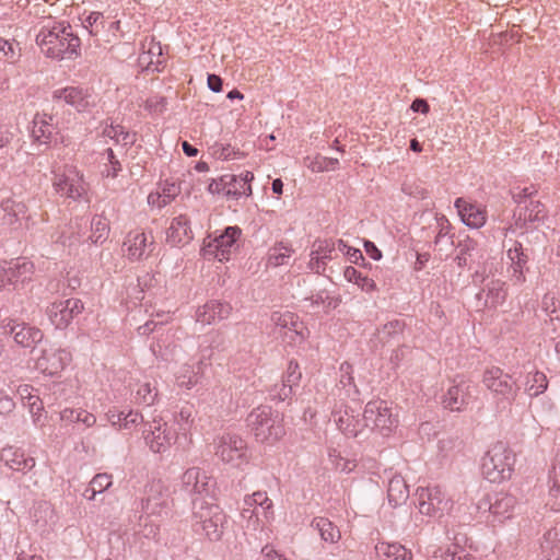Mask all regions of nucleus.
Here are the masks:
<instances>
[{"mask_svg":"<svg viewBox=\"0 0 560 560\" xmlns=\"http://www.w3.org/2000/svg\"><path fill=\"white\" fill-rule=\"evenodd\" d=\"M42 52L52 59H75L80 56L81 40L69 24L55 23L52 27H43L36 36Z\"/></svg>","mask_w":560,"mask_h":560,"instance_id":"obj_1","label":"nucleus"},{"mask_svg":"<svg viewBox=\"0 0 560 560\" xmlns=\"http://www.w3.org/2000/svg\"><path fill=\"white\" fill-rule=\"evenodd\" d=\"M245 422L258 443L272 445L285 435L282 415L268 405L254 408Z\"/></svg>","mask_w":560,"mask_h":560,"instance_id":"obj_2","label":"nucleus"},{"mask_svg":"<svg viewBox=\"0 0 560 560\" xmlns=\"http://www.w3.org/2000/svg\"><path fill=\"white\" fill-rule=\"evenodd\" d=\"M192 513L196 518V532L201 530L210 541L221 540L228 525V516L218 504L206 499H194Z\"/></svg>","mask_w":560,"mask_h":560,"instance_id":"obj_3","label":"nucleus"},{"mask_svg":"<svg viewBox=\"0 0 560 560\" xmlns=\"http://www.w3.org/2000/svg\"><path fill=\"white\" fill-rule=\"evenodd\" d=\"M243 232L237 225L225 226L222 231L209 234L202 243L201 255L205 259H217L221 262L231 259L240 248Z\"/></svg>","mask_w":560,"mask_h":560,"instance_id":"obj_4","label":"nucleus"},{"mask_svg":"<svg viewBox=\"0 0 560 560\" xmlns=\"http://www.w3.org/2000/svg\"><path fill=\"white\" fill-rule=\"evenodd\" d=\"M515 464V454L503 442H498L487 452L482 460V474L490 482L510 479Z\"/></svg>","mask_w":560,"mask_h":560,"instance_id":"obj_5","label":"nucleus"},{"mask_svg":"<svg viewBox=\"0 0 560 560\" xmlns=\"http://www.w3.org/2000/svg\"><path fill=\"white\" fill-rule=\"evenodd\" d=\"M482 383L492 393L498 407L503 409L512 406L521 389L517 380L499 366L487 369L483 373Z\"/></svg>","mask_w":560,"mask_h":560,"instance_id":"obj_6","label":"nucleus"},{"mask_svg":"<svg viewBox=\"0 0 560 560\" xmlns=\"http://www.w3.org/2000/svg\"><path fill=\"white\" fill-rule=\"evenodd\" d=\"M52 187L58 195L73 201H89V185L75 166L66 165L61 172L52 171Z\"/></svg>","mask_w":560,"mask_h":560,"instance_id":"obj_7","label":"nucleus"},{"mask_svg":"<svg viewBox=\"0 0 560 560\" xmlns=\"http://www.w3.org/2000/svg\"><path fill=\"white\" fill-rule=\"evenodd\" d=\"M215 455L235 467L249 460L247 442L235 433H224L215 442Z\"/></svg>","mask_w":560,"mask_h":560,"instance_id":"obj_8","label":"nucleus"},{"mask_svg":"<svg viewBox=\"0 0 560 560\" xmlns=\"http://www.w3.org/2000/svg\"><path fill=\"white\" fill-rule=\"evenodd\" d=\"M83 310L84 304L80 299L70 298L49 303L45 313L55 328L66 329Z\"/></svg>","mask_w":560,"mask_h":560,"instance_id":"obj_9","label":"nucleus"},{"mask_svg":"<svg viewBox=\"0 0 560 560\" xmlns=\"http://www.w3.org/2000/svg\"><path fill=\"white\" fill-rule=\"evenodd\" d=\"M419 512L432 517H441L452 508L451 500L439 487H419L416 491Z\"/></svg>","mask_w":560,"mask_h":560,"instance_id":"obj_10","label":"nucleus"},{"mask_svg":"<svg viewBox=\"0 0 560 560\" xmlns=\"http://www.w3.org/2000/svg\"><path fill=\"white\" fill-rule=\"evenodd\" d=\"M363 422L366 428L378 430L382 435H388L397 420L384 400H372L365 405Z\"/></svg>","mask_w":560,"mask_h":560,"instance_id":"obj_11","label":"nucleus"},{"mask_svg":"<svg viewBox=\"0 0 560 560\" xmlns=\"http://www.w3.org/2000/svg\"><path fill=\"white\" fill-rule=\"evenodd\" d=\"M172 499L170 491L159 481H152L145 488V497L142 499V510L149 515H167L171 510Z\"/></svg>","mask_w":560,"mask_h":560,"instance_id":"obj_12","label":"nucleus"},{"mask_svg":"<svg viewBox=\"0 0 560 560\" xmlns=\"http://www.w3.org/2000/svg\"><path fill=\"white\" fill-rule=\"evenodd\" d=\"M142 434L145 444L154 453H164L176 439V433L161 419L144 423Z\"/></svg>","mask_w":560,"mask_h":560,"instance_id":"obj_13","label":"nucleus"},{"mask_svg":"<svg viewBox=\"0 0 560 560\" xmlns=\"http://www.w3.org/2000/svg\"><path fill=\"white\" fill-rule=\"evenodd\" d=\"M215 482L199 467L188 468L182 476L183 490L190 495H199V499L210 497Z\"/></svg>","mask_w":560,"mask_h":560,"instance_id":"obj_14","label":"nucleus"},{"mask_svg":"<svg viewBox=\"0 0 560 560\" xmlns=\"http://www.w3.org/2000/svg\"><path fill=\"white\" fill-rule=\"evenodd\" d=\"M71 359L68 350L50 347L42 351L36 360V369L45 375L56 376L65 370Z\"/></svg>","mask_w":560,"mask_h":560,"instance_id":"obj_15","label":"nucleus"},{"mask_svg":"<svg viewBox=\"0 0 560 560\" xmlns=\"http://www.w3.org/2000/svg\"><path fill=\"white\" fill-rule=\"evenodd\" d=\"M52 101L63 102L78 113H84L95 105V100L89 89L82 86H66L52 92Z\"/></svg>","mask_w":560,"mask_h":560,"instance_id":"obj_16","label":"nucleus"},{"mask_svg":"<svg viewBox=\"0 0 560 560\" xmlns=\"http://www.w3.org/2000/svg\"><path fill=\"white\" fill-rule=\"evenodd\" d=\"M154 247V237L142 231H130L122 244V248L131 261H140L148 258Z\"/></svg>","mask_w":560,"mask_h":560,"instance_id":"obj_17","label":"nucleus"},{"mask_svg":"<svg viewBox=\"0 0 560 560\" xmlns=\"http://www.w3.org/2000/svg\"><path fill=\"white\" fill-rule=\"evenodd\" d=\"M59 129L54 121V116L46 113H36L32 119L31 137L37 144L49 147L57 142Z\"/></svg>","mask_w":560,"mask_h":560,"instance_id":"obj_18","label":"nucleus"},{"mask_svg":"<svg viewBox=\"0 0 560 560\" xmlns=\"http://www.w3.org/2000/svg\"><path fill=\"white\" fill-rule=\"evenodd\" d=\"M232 312V305L229 302L220 300H210L196 311V320L202 325H211L215 322L226 319Z\"/></svg>","mask_w":560,"mask_h":560,"instance_id":"obj_19","label":"nucleus"},{"mask_svg":"<svg viewBox=\"0 0 560 560\" xmlns=\"http://www.w3.org/2000/svg\"><path fill=\"white\" fill-rule=\"evenodd\" d=\"M0 462H2L10 469L27 474L35 467V459L32 456L15 446H5L0 451Z\"/></svg>","mask_w":560,"mask_h":560,"instance_id":"obj_20","label":"nucleus"},{"mask_svg":"<svg viewBox=\"0 0 560 560\" xmlns=\"http://www.w3.org/2000/svg\"><path fill=\"white\" fill-rule=\"evenodd\" d=\"M474 386L469 383L460 382L451 386L443 396L442 405L451 411H462L471 401V392Z\"/></svg>","mask_w":560,"mask_h":560,"instance_id":"obj_21","label":"nucleus"},{"mask_svg":"<svg viewBox=\"0 0 560 560\" xmlns=\"http://www.w3.org/2000/svg\"><path fill=\"white\" fill-rule=\"evenodd\" d=\"M454 206L462 222L468 228L479 229L486 224L487 212L479 205L469 202L459 197L455 200Z\"/></svg>","mask_w":560,"mask_h":560,"instance_id":"obj_22","label":"nucleus"},{"mask_svg":"<svg viewBox=\"0 0 560 560\" xmlns=\"http://www.w3.org/2000/svg\"><path fill=\"white\" fill-rule=\"evenodd\" d=\"M506 299L505 283L501 280H491L476 294L478 308H497Z\"/></svg>","mask_w":560,"mask_h":560,"instance_id":"obj_23","label":"nucleus"},{"mask_svg":"<svg viewBox=\"0 0 560 560\" xmlns=\"http://www.w3.org/2000/svg\"><path fill=\"white\" fill-rule=\"evenodd\" d=\"M194 234L190 228V220L186 214L175 217L166 233V241L172 246H182L192 241Z\"/></svg>","mask_w":560,"mask_h":560,"instance_id":"obj_24","label":"nucleus"},{"mask_svg":"<svg viewBox=\"0 0 560 560\" xmlns=\"http://www.w3.org/2000/svg\"><path fill=\"white\" fill-rule=\"evenodd\" d=\"M515 504L516 499L512 494L504 492L493 494L486 503L489 512L493 515L494 520L499 522L510 518Z\"/></svg>","mask_w":560,"mask_h":560,"instance_id":"obj_25","label":"nucleus"},{"mask_svg":"<svg viewBox=\"0 0 560 560\" xmlns=\"http://www.w3.org/2000/svg\"><path fill=\"white\" fill-rule=\"evenodd\" d=\"M334 419L338 429L347 436L358 438L365 428L363 418L359 419L352 409L336 411Z\"/></svg>","mask_w":560,"mask_h":560,"instance_id":"obj_26","label":"nucleus"},{"mask_svg":"<svg viewBox=\"0 0 560 560\" xmlns=\"http://www.w3.org/2000/svg\"><path fill=\"white\" fill-rule=\"evenodd\" d=\"M548 218V212L542 202L539 200H529L518 212L515 224L520 228L526 225V223H544Z\"/></svg>","mask_w":560,"mask_h":560,"instance_id":"obj_27","label":"nucleus"},{"mask_svg":"<svg viewBox=\"0 0 560 560\" xmlns=\"http://www.w3.org/2000/svg\"><path fill=\"white\" fill-rule=\"evenodd\" d=\"M271 319L279 329V334L288 335V332H291L292 335L300 337V339H304L303 323L299 320V317L295 314L290 312L284 314L273 313ZM290 338L293 341L295 340L293 336H290Z\"/></svg>","mask_w":560,"mask_h":560,"instance_id":"obj_28","label":"nucleus"},{"mask_svg":"<svg viewBox=\"0 0 560 560\" xmlns=\"http://www.w3.org/2000/svg\"><path fill=\"white\" fill-rule=\"evenodd\" d=\"M518 385L524 389L525 394L534 398L546 392L548 380L542 372L533 369L526 371Z\"/></svg>","mask_w":560,"mask_h":560,"instance_id":"obj_29","label":"nucleus"},{"mask_svg":"<svg viewBox=\"0 0 560 560\" xmlns=\"http://www.w3.org/2000/svg\"><path fill=\"white\" fill-rule=\"evenodd\" d=\"M2 222L7 225H14L26 218V206L22 201L7 198L1 201Z\"/></svg>","mask_w":560,"mask_h":560,"instance_id":"obj_30","label":"nucleus"},{"mask_svg":"<svg viewBox=\"0 0 560 560\" xmlns=\"http://www.w3.org/2000/svg\"><path fill=\"white\" fill-rule=\"evenodd\" d=\"M375 553L380 560H412V553L398 542H378L375 546Z\"/></svg>","mask_w":560,"mask_h":560,"instance_id":"obj_31","label":"nucleus"},{"mask_svg":"<svg viewBox=\"0 0 560 560\" xmlns=\"http://www.w3.org/2000/svg\"><path fill=\"white\" fill-rule=\"evenodd\" d=\"M294 253L292 245L283 241L273 244L267 253V266L279 267L288 264V260Z\"/></svg>","mask_w":560,"mask_h":560,"instance_id":"obj_32","label":"nucleus"},{"mask_svg":"<svg viewBox=\"0 0 560 560\" xmlns=\"http://www.w3.org/2000/svg\"><path fill=\"white\" fill-rule=\"evenodd\" d=\"M387 498L394 508L401 505L409 498V489L401 476H394L388 482Z\"/></svg>","mask_w":560,"mask_h":560,"instance_id":"obj_33","label":"nucleus"},{"mask_svg":"<svg viewBox=\"0 0 560 560\" xmlns=\"http://www.w3.org/2000/svg\"><path fill=\"white\" fill-rule=\"evenodd\" d=\"M34 273V264L24 258L16 259L7 270L8 279L13 283H25Z\"/></svg>","mask_w":560,"mask_h":560,"instance_id":"obj_34","label":"nucleus"},{"mask_svg":"<svg viewBox=\"0 0 560 560\" xmlns=\"http://www.w3.org/2000/svg\"><path fill=\"white\" fill-rule=\"evenodd\" d=\"M311 525L318 530L320 538L326 542H337L341 537L337 526L326 517H314Z\"/></svg>","mask_w":560,"mask_h":560,"instance_id":"obj_35","label":"nucleus"},{"mask_svg":"<svg viewBox=\"0 0 560 560\" xmlns=\"http://www.w3.org/2000/svg\"><path fill=\"white\" fill-rule=\"evenodd\" d=\"M90 241L95 245H102L109 234V222L103 214H95L91 220Z\"/></svg>","mask_w":560,"mask_h":560,"instance_id":"obj_36","label":"nucleus"},{"mask_svg":"<svg viewBox=\"0 0 560 560\" xmlns=\"http://www.w3.org/2000/svg\"><path fill=\"white\" fill-rule=\"evenodd\" d=\"M435 245H454V234L452 233V224L444 214L435 217Z\"/></svg>","mask_w":560,"mask_h":560,"instance_id":"obj_37","label":"nucleus"},{"mask_svg":"<svg viewBox=\"0 0 560 560\" xmlns=\"http://www.w3.org/2000/svg\"><path fill=\"white\" fill-rule=\"evenodd\" d=\"M457 255L455 261L459 268H470L469 260L472 258V254L477 248V242L469 236L458 241Z\"/></svg>","mask_w":560,"mask_h":560,"instance_id":"obj_38","label":"nucleus"},{"mask_svg":"<svg viewBox=\"0 0 560 560\" xmlns=\"http://www.w3.org/2000/svg\"><path fill=\"white\" fill-rule=\"evenodd\" d=\"M21 56L18 43L0 37V66H13L19 62Z\"/></svg>","mask_w":560,"mask_h":560,"instance_id":"obj_39","label":"nucleus"},{"mask_svg":"<svg viewBox=\"0 0 560 560\" xmlns=\"http://www.w3.org/2000/svg\"><path fill=\"white\" fill-rule=\"evenodd\" d=\"M549 481L551 486L547 505H549L552 511L560 512V462L553 465L549 474Z\"/></svg>","mask_w":560,"mask_h":560,"instance_id":"obj_40","label":"nucleus"},{"mask_svg":"<svg viewBox=\"0 0 560 560\" xmlns=\"http://www.w3.org/2000/svg\"><path fill=\"white\" fill-rule=\"evenodd\" d=\"M343 277L348 282L355 283L362 291L371 293L376 290V283L368 276H363L361 271L352 266L345 268Z\"/></svg>","mask_w":560,"mask_h":560,"instance_id":"obj_41","label":"nucleus"},{"mask_svg":"<svg viewBox=\"0 0 560 560\" xmlns=\"http://www.w3.org/2000/svg\"><path fill=\"white\" fill-rule=\"evenodd\" d=\"M238 182L237 187L226 189L224 191L225 196L231 199H240L242 196H250L252 195V186L250 183L254 179V174L249 171H245L237 175Z\"/></svg>","mask_w":560,"mask_h":560,"instance_id":"obj_42","label":"nucleus"},{"mask_svg":"<svg viewBox=\"0 0 560 560\" xmlns=\"http://www.w3.org/2000/svg\"><path fill=\"white\" fill-rule=\"evenodd\" d=\"M60 419L70 423H83L86 428L94 425L96 422V417L83 409L66 408L60 412Z\"/></svg>","mask_w":560,"mask_h":560,"instance_id":"obj_43","label":"nucleus"},{"mask_svg":"<svg viewBox=\"0 0 560 560\" xmlns=\"http://www.w3.org/2000/svg\"><path fill=\"white\" fill-rule=\"evenodd\" d=\"M104 135L127 148L136 142V133H130L121 125H110L104 130Z\"/></svg>","mask_w":560,"mask_h":560,"instance_id":"obj_44","label":"nucleus"},{"mask_svg":"<svg viewBox=\"0 0 560 560\" xmlns=\"http://www.w3.org/2000/svg\"><path fill=\"white\" fill-rule=\"evenodd\" d=\"M337 248L341 252L347 259L357 266L371 269L372 264L366 261L362 252L359 248L349 246L343 240H337Z\"/></svg>","mask_w":560,"mask_h":560,"instance_id":"obj_45","label":"nucleus"},{"mask_svg":"<svg viewBox=\"0 0 560 560\" xmlns=\"http://www.w3.org/2000/svg\"><path fill=\"white\" fill-rule=\"evenodd\" d=\"M336 249H338L337 241L335 242L328 238H316L312 245L314 254L318 255L320 259H324L326 262L335 258Z\"/></svg>","mask_w":560,"mask_h":560,"instance_id":"obj_46","label":"nucleus"},{"mask_svg":"<svg viewBox=\"0 0 560 560\" xmlns=\"http://www.w3.org/2000/svg\"><path fill=\"white\" fill-rule=\"evenodd\" d=\"M237 182H238L237 175H231V174L222 175L217 179H214V178L211 179L207 187V190H208V192H210L212 195H219V194L223 192L225 190V188L230 189V188L237 187Z\"/></svg>","mask_w":560,"mask_h":560,"instance_id":"obj_47","label":"nucleus"},{"mask_svg":"<svg viewBox=\"0 0 560 560\" xmlns=\"http://www.w3.org/2000/svg\"><path fill=\"white\" fill-rule=\"evenodd\" d=\"M112 486V476L103 472L97 474L91 480L89 487L86 488V492H91V495L88 497V500H93L96 493H102L107 490Z\"/></svg>","mask_w":560,"mask_h":560,"instance_id":"obj_48","label":"nucleus"},{"mask_svg":"<svg viewBox=\"0 0 560 560\" xmlns=\"http://www.w3.org/2000/svg\"><path fill=\"white\" fill-rule=\"evenodd\" d=\"M506 256L511 261L512 269H525L528 256L523 250V245L520 242H514V246L506 252Z\"/></svg>","mask_w":560,"mask_h":560,"instance_id":"obj_49","label":"nucleus"},{"mask_svg":"<svg viewBox=\"0 0 560 560\" xmlns=\"http://www.w3.org/2000/svg\"><path fill=\"white\" fill-rule=\"evenodd\" d=\"M542 311L549 316L550 320H560V296L552 293L544 295L541 301Z\"/></svg>","mask_w":560,"mask_h":560,"instance_id":"obj_50","label":"nucleus"},{"mask_svg":"<svg viewBox=\"0 0 560 560\" xmlns=\"http://www.w3.org/2000/svg\"><path fill=\"white\" fill-rule=\"evenodd\" d=\"M213 155L222 161H229V160H235V159H242L245 156L243 152H241L238 149H235L231 144H223V143H214L212 147Z\"/></svg>","mask_w":560,"mask_h":560,"instance_id":"obj_51","label":"nucleus"},{"mask_svg":"<svg viewBox=\"0 0 560 560\" xmlns=\"http://www.w3.org/2000/svg\"><path fill=\"white\" fill-rule=\"evenodd\" d=\"M156 397V388L151 383H143L139 385L136 395V398L139 401V404H142L144 406H152L155 402Z\"/></svg>","mask_w":560,"mask_h":560,"instance_id":"obj_52","label":"nucleus"},{"mask_svg":"<svg viewBox=\"0 0 560 560\" xmlns=\"http://www.w3.org/2000/svg\"><path fill=\"white\" fill-rule=\"evenodd\" d=\"M302 373L300 371L299 363L295 360H290L285 373L282 376V381L287 383V386L296 388L300 385Z\"/></svg>","mask_w":560,"mask_h":560,"instance_id":"obj_53","label":"nucleus"},{"mask_svg":"<svg viewBox=\"0 0 560 560\" xmlns=\"http://www.w3.org/2000/svg\"><path fill=\"white\" fill-rule=\"evenodd\" d=\"M294 390V388L287 386V383L281 381V384H276L270 388L269 396L272 401L283 402L292 399Z\"/></svg>","mask_w":560,"mask_h":560,"instance_id":"obj_54","label":"nucleus"},{"mask_svg":"<svg viewBox=\"0 0 560 560\" xmlns=\"http://www.w3.org/2000/svg\"><path fill=\"white\" fill-rule=\"evenodd\" d=\"M105 18L101 12H91L83 20V27L89 30L91 35H96L100 32V26L105 27Z\"/></svg>","mask_w":560,"mask_h":560,"instance_id":"obj_55","label":"nucleus"},{"mask_svg":"<svg viewBox=\"0 0 560 560\" xmlns=\"http://www.w3.org/2000/svg\"><path fill=\"white\" fill-rule=\"evenodd\" d=\"M105 154L108 161V165H106V168L103 171L104 176L116 178L118 174L121 172V163L115 155L113 149L108 148L105 150Z\"/></svg>","mask_w":560,"mask_h":560,"instance_id":"obj_56","label":"nucleus"},{"mask_svg":"<svg viewBox=\"0 0 560 560\" xmlns=\"http://www.w3.org/2000/svg\"><path fill=\"white\" fill-rule=\"evenodd\" d=\"M338 165V159L318 155L312 161L311 168L313 172H327L336 170Z\"/></svg>","mask_w":560,"mask_h":560,"instance_id":"obj_57","label":"nucleus"},{"mask_svg":"<svg viewBox=\"0 0 560 560\" xmlns=\"http://www.w3.org/2000/svg\"><path fill=\"white\" fill-rule=\"evenodd\" d=\"M245 505H260L262 509H270L272 506L271 500L267 497L266 492L256 491L244 499Z\"/></svg>","mask_w":560,"mask_h":560,"instance_id":"obj_58","label":"nucleus"},{"mask_svg":"<svg viewBox=\"0 0 560 560\" xmlns=\"http://www.w3.org/2000/svg\"><path fill=\"white\" fill-rule=\"evenodd\" d=\"M441 560H476V558L460 548L458 544L454 548H447L442 555Z\"/></svg>","mask_w":560,"mask_h":560,"instance_id":"obj_59","label":"nucleus"},{"mask_svg":"<svg viewBox=\"0 0 560 560\" xmlns=\"http://www.w3.org/2000/svg\"><path fill=\"white\" fill-rule=\"evenodd\" d=\"M179 194V187L176 184H165L162 188V194L159 196V198L162 199L161 206H166L172 200L175 199V197Z\"/></svg>","mask_w":560,"mask_h":560,"instance_id":"obj_60","label":"nucleus"},{"mask_svg":"<svg viewBox=\"0 0 560 560\" xmlns=\"http://www.w3.org/2000/svg\"><path fill=\"white\" fill-rule=\"evenodd\" d=\"M327 262L311 249L310 253V261L307 264V268L314 271L317 275H324L326 271Z\"/></svg>","mask_w":560,"mask_h":560,"instance_id":"obj_61","label":"nucleus"},{"mask_svg":"<svg viewBox=\"0 0 560 560\" xmlns=\"http://www.w3.org/2000/svg\"><path fill=\"white\" fill-rule=\"evenodd\" d=\"M14 408L15 402L13 398L0 388V415L8 416L14 410Z\"/></svg>","mask_w":560,"mask_h":560,"instance_id":"obj_62","label":"nucleus"},{"mask_svg":"<svg viewBox=\"0 0 560 560\" xmlns=\"http://www.w3.org/2000/svg\"><path fill=\"white\" fill-rule=\"evenodd\" d=\"M405 327V324L401 320L394 319L388 323H386L382 328V334L386 335L387 337H395L396 335H399L402 332Z\"/></svg>","mask_w":560,"mask_h":560,"instance_id":"obj_63","label":"nucleus"},{"mask_svg":"<svg viewBox=\"0 0 560 560\" xmlns=\"http://www.w3.org/2000/svg\"><path fill=\"white\" fill-rule=\"evenodd\" d=\"M183 372L185 373L177 377L179 386L186 387L187 389L192 388L198 383V374L191 372L189 375H186V373H189V368H184Z\"/></svg>","mask_w":560,"mask_h":560,"instance_id":"obj_64","label":"nucleus"}]
</instances>
